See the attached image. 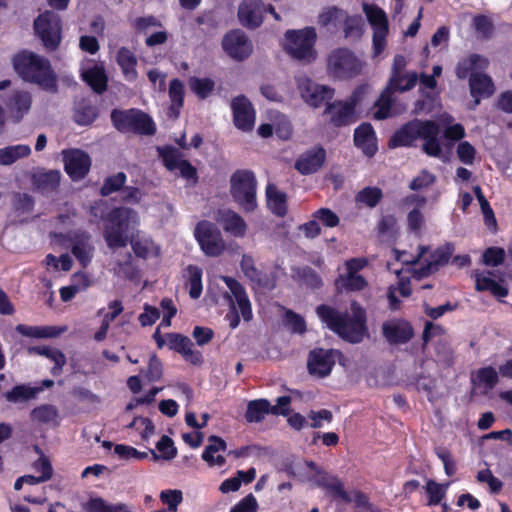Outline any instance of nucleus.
Wrapping results in <instances>:
<instances>
[{"mask_svg":"<svg viewBox=\"0 0 512 512\" xmlns=\"http://www.w3.org/2000/svg\"><path fill=\"white\" fill-rule=\"evenodd\" d=\"M317 315L323 323L342 339L351 343H360L368 337L365 310L356 302L351 304V315L342 314L332 307H317Z\"/></svg>","mask_w":512,"mask_h":512,"instance_id":"obj_1","label":"nucleus"},{"mask_svg":"<svg viewBox=\"0 0 512 512\" xmlns=\"http://www.w3.org/2000/svg\"><path fill=\"white\" fill-rule=\"evenodd\" d=\"M12 64L24 81L37 84L45 90L56 91L57 76L47 58L31 51H23L13 57Z\"/></svg>","mask_w":512,"mask_h":512,"instance_id":"obj_2","label":"nucleus"},{"mask_svg":"<svg viewBox=\"0 0 512 512\" xmlns=\"http://www.w3.org/2000/svg\"><path fill=\"white\" fill-rule=\"evenodd\" d=\"M138 213L127 207L111 210L106 217L104 239L109 248H123L132 239L130 232L139 225Z\"/></svg>","mask_w":512,"mask_h":512,"instance_id":"obj_3","label":"nucleus"},{"mask_svg":"<svg viewBox=\"0 0 512 512\" xmlns=\"http://www.w3.org/2000/svg\"><path fill=\"white\" fill-rule=\"evenodd\" d=\"M317 33L313 27L290 29L284 34L283 49L294 60L312 63L317 58Z\"/></svg>","mask_w":512,"mask_h":512,"instance_id":"obj_4","label":"nucleus"},{"mask_svg":"<svg viewBox=\"0 0 512 512\" xmlns=\"http://www.w3.org/2000/svg\"><path fill=\"white\" fill-rule=\"evenodd\" d=\"M230 194L245 212L257 208V180L252 171L237 170L230 177Z\"/></svg>","mask_w":512,"mask_h":512,"instance_id":"obj_5","label":"nucleus"},{"mask_svg":"<svg viewBox=\"0 0 512 512\" xmlns=\"http://www.w3.org/2000/svg\"><path fill=\"white\" fill-rule=\"evenodd\" d=\"M326 67L332 78L348 80L360 75L365 68V63L353 51L337 48L329 53Z\"/></svg>","mask_w":512,"mask_h":512,"instance_id":"obj_6","label":"nucleus"},{"mask_svg":"<svg viewBox=\"0 0 512 512\" xmlns=\"http://www.w3.org/2000/svg\"><path fill=\"white\" fill-rule=\"evenodd\" d=\"M222 279L230 292V296H228L230 301V311L226 315V318L229 321V326L232 329H235L240 322L238 309L245 321H250L252 319L251 303L242 286L236 280L230 277H223Z\"/></svg>","mask_w":512,"mask_h":512,"instance_id":"obj_7","label":"nucleus"},{"mask_svg":"<svg viewBox=\"0 0 512 512\" xmlns=\"http://www.w3.org/2000/svg\"><path fill=\"white\" fill-rule=\"evenodd\" d=\"M363 12L373 29V53L380 55L386 48V39L389 32L388 19L385 11L375 4L363 3Z\"/></svg>","mask_w":512,"mask_h":512,"instance_id":"obj_8","label":"nucleus"},{"mask_svg":"<svg viewBox=\"0 0 512 512\" xmlns=\"http://www.w3.org/2000/svg\"><path fill=\"white\" fill-rule=\"evenodd\" d=\"M111 119L114 126L122 132L134 131L141 134H153L155 132L152 119L139 110H114Z\"/></svg>","mask_w":512,"mask_h":512,"instance_id":"obj_9","label":"nucleus"},{"mask_svg":"<svg viewBox=\"0 0 512 512\" xmlns=\"http://www.w3.org/2000/svg\"><path fill=\"white\" fill-rule=\"evenodd\" d=\"M61 28V18L53 11L41 13L34 21L35 32L48 50H55L59 46Z\"/></svg>","mask_w":512,"mask_h":512,"instance_id":"obj_10","label":"nucleus"},{"mask_svg":"<svg viewBox=\"0 0 512 512\" xmlns=\"http://www.w3.org/2000/svg\"><path fill=\"white\" fill-rule=\"evenodd\" d=\"M194 235L201 250L207 256H220L226 249L221 232L209 221H201L194 230Z\"/></svg>","mask_w":512,"mask_h":512,"instance_id":"obj_11","label":"nucleus"},{"mask_svg":"<svg viewBox=\"0 0 512 512\" xmlns=\"http://www.w3.org/2000/svg\"><path fill=\"white\" fill-rule=\"evenodd\" d=\"M406 65L407 62L404 56L396 55L394 57L391 75L385 89L391 93L406 92L416 85L418 75L415 72L406 71Z\"/></svg>","mask_w":512,"mask_h":512,"instance_id":"obj_12","label":"nucleus"},{"mask_svg":"<svg viewBox=\"0 0 512 512\" xmlns=\"http://www.w3.org/2000/svg\"><path fill=\"white\" fill-rule=\"evenodd\" d=\"M417 137L423 140L422 150L430 157L442 159L443 149L439 140V125L433 121L415 120Z\"/></svg>","mask_w":512,"mask_h":512,"instance_id":"obj_13","label":"nucleus"},{"mask_svg":"<svg viewBox=\"0 0 512 512\" xmlns=\"http://www.w3.org/2000/svg\"><path fill=\"white\" fill-rule=\"evenodd\" d=\"M417 137L423 140L422 150L430 157L442 159L443 149L439 140V125L433 121L415 120Z\"/></svg>","mask_w":512,"mask_h":512,"instance_id":"obj_14","label":"nucleus"},{"mask_svg":"<svg viewBox=\"0 0 512 512\" xmlns=\"http://www.w3.org/2000/svg\"><path fill=\"white\" fill-rule=\"evenodd\" d=\"M297 87L305 103L313 108H318L334 95V89L315 83L306 76L297 78Z\"/></svg>","mask_w":512,"mask_h":512,"instance_id":"obj_15","label":"nucleus"},{"mask_svg":"<svg viewBox=\"0 0 512 512\" xmlns=\"http://www.w3.org/2000/svg\"><path fill=\"white\" fill-rule=\"evenodd\" d=\"M368 87L361 86L358 87L349 100L346 101H337L330 105H328L326 112L329 114L331 121L337 125H344L353 120L354 110L357 102L361 99Z\"/></svg>","mask_w":512,"mask_h":512,"instance_id":"obj_16","label":"nucleus"},{"mask_svg":"<svg viewBox=\"0 0 512 512\" xmlns=\"http://www.w3.org/2000/svg\"><path fill=\"white\" fill-rule=\"evenodd\" d=\"M453 249L450 245L439 247L435 251H430L427 248L425 256L422 257V265L419 268H412L408 270L416 279H422L437 271L440 266L446 264L452 255Z\"/></svg>","mask_w":512,"mask_h":512,"instance_id":"obj_17","label":"nucleus"},{"mask_svg":"<svg viewBox=\"0 0 512 512\" xmlns=\"http://www.w3.org/2000/svg\"><path fill=\"white\" fill-rule=\"evenodd\" d=\"M307 468L310 469V475L307 476V481L313 486L326 488L335 496L341 498L345 502H351L353 499L344 490L343 484L336 477L327 475L318 468L314 462L309 461L305 463Z\"/></svg>","mask_w":512,"mask_h":512,"instance_id":"obj_18","label":"nucleus"},{"mask_svg":"<svg viewBox=\"0 0 512 512\" xmlns=\"http://www.w3.org/2000/svg\"><path fill=\"white\" fill-rule=\"evenodd\" d=\"M231 109L235 127L242 132L252 131L255 125L256 111L250 100L243 95L236 96L231 101Z\"/></svg>","mask_w":512,"mask_h":512,"instance_id":"obj_19","label":"nucleus"},{"mask_svg":"<svg viewBox=\"0 0 512 512\" xmlns=\"http://www.w3.org/2000/svg\"><path fill=\"white\" fill-rule=\"evenodd\" d=\"M222 47L228 56L235 60H243L250 56L253 50L251 41L241 30H232L222 39Z\"/></svg>","mask_w":512,"mask_h":512,"instance_id":"obj_20","label":"nucleus"},{"mask_svg":"<svg viewBox=\"0 0 512 512\" xmlns=\"http://www.w3.org/2000/svg\"><path fill=\"white\" fill-rule=\"evenodd\" d=\"M64 169L72 180L84 178L90 170L91 159L80 149H67L62 151Z\"/></svg>","mask_w":512,"mask_h":512,"instance_id":"obj_21","label":"nucleus"},{"mask_svg":"<svg viewBox=\"0 0 512 512\" xmlns=\"http://www.w3.org/2000/svg\"><path fill=\"white\" fill-rule=\"evenodd\" d=\"M266 12V5L261 0H242L237 15L243 26L257 28L262 24Z\"/></svg>","mask_w":512,"mask_h":512,"instance_id":"obj_22","label":"nucleus"},{"mask_svg":"<svg viewBox=\"0 0 512 512\" xmlns=\"http://www.w3.org/2000/svg\"><path fill=\"white\" fill-rule=\"evenodd\" d=\"M339 352L333 349H315L310 352L308 369L311 375L325 377L330 374Z\"/></svg>","mask_w":512,"mask_h":512,"instance_id":"obj_23","label":"nucleus"},{"mask_svg":"<svg viewBox=\"0 0 512 512\" xmlns=\"http://www.w3.org/2000/svg\"><path fill=\"white\" fill-rule=\"evenodd\" d=\"M216 221L222 229L235 238H244L248 231L246 221L231 209H222L217 212Z\"/></svg>","mask_w":512,"mask_h":512,"instance_id":"obj_24","label":"nucleus"},{"mask_svg":"<svg viewBox=\"0 0 512 512\" xmlns=\"http://www.w3.org/2000/svg\"><path fill=\"white\" fill-rule=\"evenodd\" d=\"M489 65V60L480 54H470L459 59L456 64L455 72L459 79H466L472 73H478L485 70Z\"/></svg>","mask_w":512,"mask_h":512,"instance_id":"obj_25","label":"nucleus"},{"mask_svg":"<svg viewBox=\"0 0 512 512\" xmlns=\"http://www.w3.org/2000/svg\"><path fill=\"white\" fill-rule=\"evenodd\" d=\"M383 334L390 343L407 342L413 335L409 323L402 320H390L382 326Z\"/></svg>","mask_w":512,"mask_h":512,"instance_id":"obj_26","label":"nucleus"},{"mask_svg":"<svg viewBox=\"0 0 512 512\" xmlns=\"http://www.w3.org/2000/svg\"><path fill=\"white\" fill-rule=\"evenodd\" d=\"M168 339L170 347L180 353L186 361L192 364L201 363V353L193 348V343L189 338L179 334H169Z\"/></svg>","mask_w":512,"mask_h":512,"instance_id":"obj_27","label":"nucleus"},{"mask_svg":"<svg viewBox=\"0 0 512 512\" xmlns=\"http://www.w3.org/2000/svg\"><path fill=\"white\" fill-rule=\"evenodd\" d=\"M324 160L325 151L322 148H316L301 155L295 163V168L301 174H312L321 168Z\"/></svg>","mask_w":512,"mask_h":512,"instance_id":"obj_28","label":"nucleus"},{"mask_svg":"<svg viewBox=\"0 0 512 512\" xmlns=\"http://www.w3.org/2000/svg\"><path fill=\"white\" fill-rule=\"evenodd\" d=\"M469 88L474 98V107L480 103L479 95L490 96L494 93V84L492 79L484 73H472L469 79Z\"/></svg>","mask_w":512,"mask_h":512,"instance_id":"obj_29","label":"nucleus"},{"mask_svg":"<svg viewBox=\"0 0 512 512\" xmlns=\"http://www.w3.org/2000/svg\"><path fill=\"white\" fill-rule=\"evenodd\" d=\"M354 142L367 156L377 151L375 132L370 124H362L355 130Z\"/></svg>","mask_w":512,"mask_h":512,"instance_id":"obj_30","label":"nucleus"},{"mask_svg":"<svg viewBox=\"0 0 512 512\" xmlns=\"http://www.w3.org/2000/svg\"><path fill=\"white\" fill-rule=\"evenodd\" d=\"M116 61L120 66L126 81L134 82L137 80V58L131 50L126 47L120 48L116 54Z\"/></svg>","mask_w":512,"mask_h":512,"instance_id":"obj_31","label":"nucleus"},{"mask_svg":"<svg viewBox=\"0 0 512 512\" xmlns=\"http://www.w3.org/2000/svg\"><path fill=\"white\" fill-rule=\"evenodd\" d=\"M210 444L205 448L202 459L211 467H221L225 464V458L218 454L226 449L225 441L217 436L209 437Z\"/></svg>","mask_w":512,"mask_h":512,"instance_id":"obj_32","label":"nucleus"},{"mask_svg":"<svg viewBox=\"0 0 512 512\" xmlns=\"http://www.w3.org/2000/svg\"><path fill=\"white\" fill-rule=\"evenodd\" d=\"M32 105V98L30 93L26 91H15L7 104V107L13 117L17 120L23 118L27 114Z\"/></svg>","mask_w":512,"mask_h":512,"instance_id":"obj_33","label":"nucleus"},{"mask_svg":"<svg viewBox=\"0 0 512 512\" xmlns=\"http://www.w3.org/2000/svg\"><path fill=\"white\" fill-rule=\"evenodd\" d=\"M16 331L23 336L32 338H54L67 331V327L56 326H27L19 324Z\"/></svg>","mask_w":512,"mask_h":512,"instance_id":"obj_34","label":"nucleus"},{"mask_svg":"<svg viewBox=\"0 0 512 512\" xmlns=\"http://www.w3.org/2000/svg\"><path fill=\"white\" fill-rule=\"evenodd\" d=\"M136 256L144 259L158 257L160 247L149 237L137 235L129 241Z\"/></svg>","mask_w":512,"mask_h":512,"instance_id":"obj_35","label":"nucleus"},{"mask_svg":"<svg viewBox=\"0 0 512 512\" xmlns=\"http://www.w3.org/2000/svg\"><path fill=\"white\" fill-rule=\"evenodd\" d=\"M29 353H35L44 356L50 361H52L54 363V366L51 369V373L53 375H60L62 373L64 365L66 364L65 355L57 348L48 346L32 347L29 349Z\"/></svg>","mask_w":512,"mask_h":512,"instance_id":"obj_36","label":"nucleus"},{"mask_svg":"<svg viewBox=\"0 0 512 512\" xmlns=\"http://www.w3.org/2000/svg\"><path fill=\"white\" fill-rule=\"evenodd\" d=\"M266 197L269 209L278 216H284L287 212L286 194L280 191L274 184L266 187Z\"/></svg>","mask_w":512,"mask_h":512,"instance_id":"obj_37","label":"nucleus"},{"mask_svg":"<svg viewBox=\"0 0 512 512\" xmlns=\"http://www.w3.org/2000/svg\"><path fill=\"white\" fill-rule=\"evenodd\" d=\"M83 80L97 93H102L107 87V76L103 67L94 65L82 71Z\"/></svg>","mask_w":512,"mask_h":512,"instance_id":"obj_38","label":"nucleus"},{"mask_svg":"<svg viewBox=\"0 0 512 512\" xmlns=\"http://www.w3.org/2000/svg\"><path fill=\"white\" fill-rule=\"evenodd\" d=\"M61 173L58 170L38 172L34 175V184L42 193L54 191L60 184Z\"/></svg>","mask_w":512,"mask_h":512,"instance_id":"obj_39","label":"nucleus"},{"mask_svg":"<svg viewBox=\"0 0 512 512\" xmlns=\"http://www.w3.org/2000/svg\"><path fill=\"white\" fill-rule=\"evenodd\" d=\"M256 477L255 468H250L248 471H237V475L235 477H231L229 479L224 480L219 489L222 493L235 492L239 490L242 483L248 484L252 482Z\"/></svg>","mask_w":512,"mask_h":512,"instance_id":"obj_40","label":"nucleus"},{"mask_svg":"<svg viewBox=\"0 0 512 512\" xmlns=\"http://www.w3.org/2000/svg\"><path fill=\"white\" fill-rule=\"evenodd\" d=\"M393 93L384 89L373 107V117L377 120H383L394 115L393 112Z\"/></svg>","mask_w":512,"mask_h":512,"instance_id":"obj_41","label":"nucleus"},{"mask_svg":"<svg viewBox=\"0 0 512 512\" xmlns=\"http://www.w3.org/2000/svg\"><path fill=\"white\" fill-rule=\"evenodd\" d=\"M169 98L170 108L169 114L173 118H177L180 113V109L183 106L184 100V86L179 79H172L169 84Z\"/></svg>","mask_w":512,"mask_h":512,"instance_id":"obj_42","label":"nucleus"},{"mask_svg":"<svg viewBox=\"0 0 512 512\" xmlns=\"http://www.w3.org/2000/svg\"><path fill=\"white\" fill-rule=\"evenodd\" d=\"M31 148L28 145L19 144L0 149V165H11L17 160L29 156Z\"/></svg>","mask_w":512,"mask_h":512,"instance_id":"obj_43","label":"nucleus"},{"mask_svg":"<svg viewBox=\"0 0 512 512\" xmlns=\"http://www.w3.org/2000/svg\"><path fill=\"white\" fill-rule=\"evenodd\" d=\"M87 512H131L125 503H109L103 498H92L86 504Z\"/></svg>","mask_w":512,"mask_h":512,"instance_id":"obj_44","label":"nucleus"},{"mask_svg":"<svg viewBox=\"0 0 512 512\" xmlns=\"http://www.w3.org/2000/svg\"><path fill=\"white\" fill-rule=\"evenodd\" d=\"M416 139H418V137L414 120L399 129L392 137L390 143L393 147L409 146L412 145Z\"/></svg>","mask_w":512,"mask_h":512,"instance_id":"obj_45","label":"nucleus"},{"mask_svg":"<svg viewBox=\"0 0 512 512\" xmlns=\"http://www.w3.org/2000/svg\"><path fill=\"white\" fill-rule=\"evenodd\" d=\"M476 289L478 291H490L495 297L502 298L508 294V290L484 274H475Z\"/></svg>","mask_w":512,"mask_h":512,"instance_id":"obj_46","label":"nucleus"},{"mask_svg":"<svg viewBox=\"0 0 512 512\" xmlns=\"http://www.w3.org/2000/svg\"><path fill=\"white\" fill-rule=\"evenodd\" d=\"M271 413L270 403L266 399L253 400L248 403L245 417L248 422H260L266 414Z\"/></svg>","mask_w":512,"mask_h":512,"instance_id":"obj_47","label":"nucleus"},{"mask_svg":"<svg viewBox=\"0 0 512 512\" xmlns=\"http://www.w3.org/2000/svg\"><path fill=\"white\" fill-rule=\"evenodd\" d=\"M270 121L273 123V129L275 134L282 140H288L291 138L293 128L289 119L277 112H270Z\"/></svg>","mask_w":512,"mask_h":512,"instance_id":"obj_48","label":"nucleus"},{"mask_svg":"<svg viewBox=\"0 0 512 512\" xmlns=\"http://www.w3.org/2000/svg\"><path fill=\"white\" fill-rule=\"evenodd\" d=\"M408 204H415V208L408 214V226L413 231H419L423 225L424 217L418 208H423L425 198L419 196H411L406 199Z\"/></svg>","mask_w":512,"mask_h":512,"instance_id":"obj_49","label":"nucleus"},{"mask_svg":"<svg viewBox=\"0 0 512 512\" xmlns=\"http://www.w3.org/2000/svg\"><path fill=\"white\" fill-rule=\"evenodd\" d=\"M498 381V372L491 366L479 369L473 377V382L478 386L484 387L485 390L493 389Z\"/></svg>","mask_w":512,"mask_h":512,"instance_id":"obj_50","label":"nucleus"},{"mask_svg":"<svg viewBox=\"0 0 512 512\" xmlns=\"http://www.w3.org/2000/svg\"><path fill=\"white\" fill-rule=\"evenodd\" d=\"M187 285L189 295L193 299L200 297L202 293V270L197 266H188L186 269Z\"/></svg>","mask_w":512,"mask_h":512,"instance_id":"obj_51","label":"nucleus"},{"mask_svg":"<svg viewBox=\"0 0 512 512\" xmlns=\"http://www.w3.org/2000/svg\"><path fill=\"white\" fill-rule=\"evenodd\" d=\"M188 86L199 98L205 99L212 94L215 83L210 78L191 77Z\"/></svg>","mask_w":512,"mask_h":512,"instance_id":"obj_52","label":"nucleus"},{"mask_svg":"<svg viewBox=\"0 0 512 512\" xmlns=\"http://www.w3.org/2000/svg\"><path fill=\"white\" fill-rule=\"evenodd\" d=\"M336 285L339 289L359 291L367 286V281L359 274L344 273L339 276Z\"/></svg>","mask_w":512,"mask_h":512,"instance_id":"obj_53","label":"nucleus"},{"mask_svg":"<svg viewBox=\"0 0 512 512\" xmlns=\"http://www.w3.org/2000/svg\"><path fill=\"white\" fill-rule=\"evenodd\" d=\"M42 388H35L26 385H19L14 387L11 391L6 393V399L9 402H21L34 398Z\"/></svg>","mask_w":512,"mask_h":512,"instance_id":"obj_54","label":"nucleus"},{"mask_svg":"<svg viewBox=\"0 0 512 512\" xmlns=\"http://www.w3.org/2000/svg\"><path fill=\"white\" fill-rule=\"evenodd\" d=\"M72 253L83 266H86L92 257V247L89 243V236H83L77 241L72 247Z\"/></svg>","mask_w":512,"mask_h":512,"instance_id":"obj_55","label":"nucleus"},{"mask_svg":"<svg viewBox=\"0 0 512 512\" xmlns=\"http://www.w3.org/2000/svg\"><path fill=\"white\" fill-rule=\"evenodd\" d=\"M345 16L343 10L337 7L325 8L318 16V23L323 26H336Z\"/></svg>","mask_w":512,"mask_h":512,"instance_id":"obj_56","label":"nucleus"},{"mask_svg":"<svg viewBox=\"0 0 512 512\" xmlns=\"http://www.w3.org/2000/svg\"><path fill=\"white\" fill-rule=\"evenodd\" d=\"M449 483L440 484L433 480L426 482L425 490L429 495V505H437L445 496Z\"/></svg>","mask_w":512,"mask_h":512,"instance_id":"obj_57","label":"nucleus"},{"mask_svg":"<svg viewBox=\"0 0 512 512\" xmlns=\"http://www.w3.org/2000/svg\"><path fill=\"white\" fill-rule=\"evenodd\" d=\"M382 198V192L376 187H367L361 190L357 196L356 201L368 207H374Z\"/></svg>","mask_w":512,"mask_h":512,"instance_id":"obj_58","label":"nucleus"},{"mask_svg":"<svg viewBox=\"0 0 512 512\" xmlns=\"http://www.w3.org/2000/svg\"><path fill=\"white\" fill-rule=\"evenodd\" d=\"M313 217L325 227L333 228L339 224V217L328 208H320L315 211Z\"/></svg>","mask_w":512,"mask_h":512,"instance_id":"obj_59","label":"nucleus"},{"mask_svg":"<svg viewBox=\"0 0 512 512\" xmlns=\"http://www.w3.org/2000/svg\"><path fill=\"white\" fill-rule=\"evenodd\" d=\"M31 417L34 421L51 422L56 419L57 410L51 405H42L32 411Z\"/></svg>","mask_w":512,"mask_h":512,"instance_id":"obj_60","label":"nucleus"},{"mask_svg":"<svg viewBox=\"0 0 512 512\" xmlns=\"http://www.w3.org/2000/svg\"><path fill=\"white\" fill-rule=\"evenodd\" d=\"M456 154L462 163L472 165L476 156V149L469 142L463 141L457 146Z\"/></svg>","mask_w":512,"mask_h":512,"instance_id":"obj_61","label":"nucleus"},{"mask_svg":"<svg viewBox=\"0 0 512 512\" xmlns=\"http://www.w3.org/2000/svg\"><path fill=\"white\" fill-rule=\"evenodd\" d=\"M125 181L126 175L122 172H119L116 175L108 178L101 187L102 195L107 196L119 190L124 185Z\"/></svg>","mask_w":512,"mask_h":512,"instance_id":"obj_62","label":"nucleus"},{"mask_svg":"<svg viewBox=\"0 0 512 512\" xmlns=\"http://www.w3.org/2000/svg\"><path fill=\"white\" fill-rule=\"evenodd\" d=\"M160 499L170 511H176L183 500V495L180 490H166L161 492Z\"/></svg>","mask_w":512,"mask_h":512,"instance_id":"obj_63","label":"nucleus"},{"mask_svg":"<svg viewBox=\"0 0 512 512\" xmlns=\"http://www.w3.org/2000/svg\"><path fill=\"white\" fill-rule=\"evenodd\" d=\"M473 26L478 34L483 38H488L493 32L491 20L484 15H477L473 18Z\"/></svg>","mask_w":512,"mask_h":512,"instance_id":"obj_64","label":"nucleus"}]
</instances>
